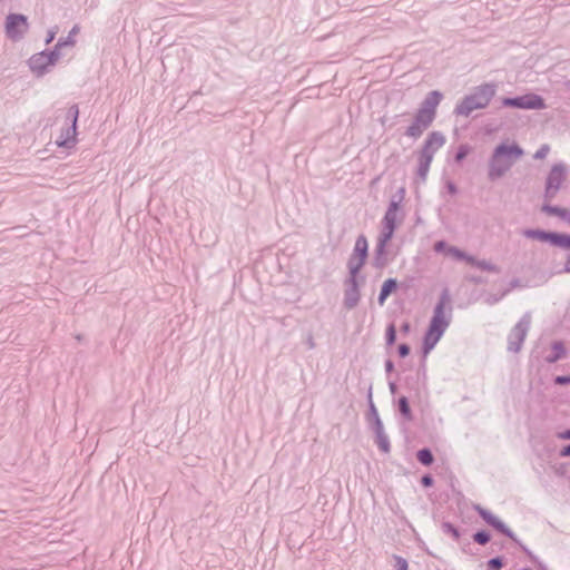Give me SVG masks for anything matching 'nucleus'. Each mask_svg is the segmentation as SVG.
Segmentation results:
<instances>
[{"label":"nucleus","mask_w":570,"mask_h":570,"mask_svg":"<svg viewBox=\"0 0 570 570\" xmlns=\"http://www.w3.org/2000/svg\"><path fill=\"white\" fill-rule=\"evenodd\" d=\"M453 314L452 298L448 287L443 288L438 303L434 306L433 315L423 337L422 351L428 355L441 340L451 324Z\"/></svg>","instance_id":"1"},{"label":"nucleus","mask_w":570,"mask_h":570,"mask_svg":"<svg viewBox=\"0 0 570 570\" xmlns=\"http://www.w3.org/2000/svg\"><path fill=\"white\" fill-rule=\"evenodd\" d=\"M522 155L523 149L518 144L498 145L489 160V179L494 181L504 176Z\"/></svg>","instance_id":"2"},{"label":"nucleus","mask_w":570,"mask_h":570,"mask_svg":"<svg viewBox=\"0 0 570 570\" xmlns=\"http://www.w3.org/2000/svg\"><path fill=\"white\" fill-rule=\"evenodd\" d=\"M497 92V85L485 82L476 86L470 95L464 96L455 106L456 116L469 117L474 110L489 106Z\"/></svg>","instance_id":"3"},{"label":"nucleus","mask_w":570,"mask_h":570,"mask_svg":"<svg viewBox=\"0 0 570 570\" xmlns=\"http://www.w3.org/2000/svg\"><path fill=\"white\" fill-rule=\"evenodd\" d=\"M567 178V166L563 163L554 164L546 179L544 199L552 200L561 189L563 181Z\"/></svg>","instance_id":"4"},{"label":"nucleus","mask_w":570,"mask_h":570,"mask_svg":"<svg viewBox=\"0 0 570 570\" xmlns=\"http://www.w3.org/2000/svg\"><path fill=\"white\" fill-rule=\"evenodd\" d=\"M531 326V314L525 313L508 335V351L519 353Z\"/></svg>","instance_id":"5"},{"label":"nucleus","mask_w":570,"mask_h":570,"mask_svg":"<svg viewBox=\"0 0 570 570\" xmlns=\"http://www.w3.org/2000/svg\"><path fill=\"white\" fill-rule=\"evenodd\" d=\"M523 236L530 239L549 243L556 247H570V234L550 232L544 229H524Z\"/></svg>","instance_id":"6"},{"label":"nucleus","mask_w":570,"mask_h":570,"mask_svg":"<svg viewBox=\"0 0 570 570\" xmlns=\"http://www.w3.org/2000/svg\"><path fill=\"white\" fill-rule=\"evenodd\" d=\"M501 105L508 108L538 110L546 107L544 100L537 94H525L517 97H505L501 99Z\"/></svg>","instance_id":"7"},{"label":"nucleus","mask_w":570,"mask_h":570,"mask_svg":"<svg viewBox=\"0 0 570 570\" xmlns=\"http://www.w3.org/2000/svg\"><path fill=\"white\" fill-rule=\"evenodd\" d=\"M474 510L478 512V514L482 518L484 522H487L501 534L510 538L514 543L521 546V542L514 534V532L503 521L495 517L491 511L482 508L479 504L474 507Z\"/></svg>","instance_id":"8"},{"label":"nucleus","mask_w":570,"mask_h":570,"mask_svg":"<svg viewBox=\"0 0 570 570\" xmlns=\"http://www.w3.org/2000/svg\"><path fill=\"white\" fill-rule=\"evenodd\" d=\"M4 29L10 39L19 40L29 29L28 18L23 14L10 13L6 19Z\"/></svg>","instance_id":"9"},{"label":"nucleus","mask_w":570,"mask_h":570,"mask_svg":"<svg viewBox=\"0 0 570 570\" xmlns=\"http://www.w3.org/2000/svg\"><path fill=\"white\" fill-rule=\"evenodd\" d=\"M367 255V242L361 236L356 239L353 254L348 261V268L352 275H356V273L362 268L365 263Z\"/></svg>","instance_id":"10"},{"label":"nucleus","mask_w":570,"mask_h":570,"mask_svg":"<svg viewBox=\"0 0 570 570\" xmlns=\"http://www.w3.org/2000/svg\"><path fill=\"white\" fill-rule=\"evenodd\" d=\"M78 107L73 106L70 108V116H71V125L60 135L57 137V145L62 147H70L73 146L76 142V125L78 119Z\"/></svg>","instance_id":"11"},{"label":"nucleus","mask_w":570,"mask_h":570,"mask_svg":"<svg viewBox=\"0 0 570 570\" xmlns=\"http://www.w3.org/2000/svg\"><path fill=\"white\" fill-rule=\"evenodd\" d=\"M442 98H443V95L440 91H438V90L430 91L426 95V97L424 98V100L422 101L421 107L417 110V112L434 120L435 115H436V107L441 102Z\"/></svg>","instance_id":"12"},{"label":"nucleus","mask_w":570,"mask_h":570,"mask_svg":"<svg viewBox=\"0 0 570 570\" xmlns=\"http://www.w3.org/2000/svg\"><path fill=\"white\" fill-rule=\"evenodd\" d=\"M445 144V137L440 131H432L428 135L420 155L429 156L433 159L434 154Z\"/></svg>","instance_id":"13"},{"label":"nucleus","mask_w":570,"mask_h":570,"mask_svg":"<svg viewBox=\"0 0 570 570\" xmlns=\"http://www.w3.org/2000/svg\"><path fill=\"white\" fill-rule=\"evenodd\" d=\"M432 122L433 120L431 118L416 112L412 124L407 127L405 135L413 139H417L431 126Z\"/></svg>","instance_id":"14"},{"label":"nucleus","mask_w":570,"mask_h":570,"mask_svg":"<svg viewBox=\"0 0 570 570\" xmlns=\"http://www.w3.org/2000/svg\"><path fill=\"white\" fill-rule=\"evenodd\" d=\"M541 212H543L547 215L557 216L567 223H568V219L570 216V210H568L567 208H562V207L551 205L548 203L542 205Z\"/></svg>","instance_id":"15"},{"label":"nucleus","mask_w":570,"mask_h":570,"mask_svg":"<svg viewBox=\"0 0 570 570\" xmlns=\"http://www.w3.org/2000/svg\"><path fill=\"white\" fill-rule=\"evenodd\" d=\"M431 163L432 158H430L429 156L419 155L416 176L422 183L426 180Z\"/></svg>","instance_id":"16"},{"label":"nucleus","mask_w":570,"mask_h":570,"mask_svg":"<svg viewBox=\"0 0 570 570\" xmlns=\"http://www.w3.org/2000/svg\"><path fill=\"white\" fill-rule=\"evenodd\" d=\"M566 347L561 341H556L552 343V354L548 355L546 357V361L548 363H556L559 360L563 358L566 356Z\"/></svg>","instance_id":"17"},{"label":"nucleus","mask_w":570,"mask_h":570,"mask_svg":"<svg viewBox=\"0 0 570 570\" xmlns=\"http://www.w3.org/2000/svg\"><path fill=\"white\" fill-rule=\"evenodd\" d=\"M468 263L482 269V271H487V272L498 273L500 271L497 265H494L485 259H478L472 255L469 257Z\"/></svg>","instance_id":"18"},{"label":"nucleus","mask_w":570,"mask_h":570,"mask_svg":"<svg viewBox=\"0 0 570 570\" xmlns=\"http://www.w3.org/2000/svg\"><path fill=\"white\" fill-rule=\"evenodd\" d=\"M416 459L424 466H430L434 462L433 453L429 448L420 449L416 452Z\"/></svg>","instance_id":"19"},{"label":"nucleus","mask_w":570,"mask_h":570,"mask_svg":"<svg viewBox=\"0 0 570 570\" xmlns=\"http://www.w3.org/2000/svg\"><path fill=\"white\" fill-rule=\"evenodd\" d=\"M397 407L401 415L406 420H412V411L409 404V401L405 396H401L397 401Z\"/></svg>","instance_id":"20"},{"label":"nucleus","mask_w":570,"mask_h":570,"mask_svg":"<svg viewBox=\"0 0 570 570\" xmlns=\"http://www.w3.org/2000/svg\"><path fill=\"white\" fill-rule=\"evenodd\" d=\"M441 528L444 533L452 535L455 541L460 539L459 529L451 522H443Z\"/></svg>","instance_id":"21"},{"label":"nucleus","mask_w":570,"mask_h":570,"mask_svg":"<svg viewBox=\"0 0 570 570\" xmlns=\"http://www.w3.org/2000/svg\"><path fill=\"white\" fill-rule=\"evenodd\" d=\"M473 540L480 546H485L491 540V535L485 530H479L473 534Z\"/></svg>","instance_id":"22"},{"label":"nucleus","mask_w":570,"mask_h":570,"mask_svg":"<svg viewBox=\"0 0 570 570\" xmlns=\"http://www.w3.org/2000/svg\"><path fill=\"white\" fill-rule=\"evenodd\" d=\"M446 255H451L459 261H465L466 263L469 262V257L471 256L455 246L449 247V253Z\"/></svg>","instance_id":"23"},{"label":"nucleus","mask_w":570,"mask_h":570,"mask_svg":"<svg viewBox=\"0 0 570 570\" xmlns=\"http://www.w3.org/2000/svg\"><path fill=\"white\" fill-rule=\"evenodd\" d=\"M489 570H500L504 566L503 557H494L487 562Z\"/></svg>","instance_id":"24"},{"label":"nucleus","mask_w":570,"mask_h":570,"mask_svg":"<svg viewBox=\"0 0 570 570\" xmlns=\"http://www.w3.org/2000/svg\"><path fill=\"white\" fill-rule=\"evenodd\" d=\"M392 291V279H386L383 284L382 292L380 295V304H383L384 301L390 295V292Z\"/></svg>","instance_id":"25"},{"label":"nucleus","mask_w":570,"mask_h":570,"mask_svg":"<svg viewBox=\"0 0 570 570\" xmlns=\"http://www.w3.org/2000/svg\"><path fill=\"white\" fill-rule=\"evenodd\" d=\"M550 151L549 145L544 144L540 146V148L534 153L533 158L534 159H544Z\"/></svg>","instance_id":"26"},{"label":"nucleus","mask_w":570,"mask_h":570,"mask_svg":"<svg viewBox=\"0 0 570 570\" xmlns=\"http://www.w3.org/2000/svg\"><path fill=\"white\" fill-rule=\"evenodd\" d=\"M449 245L445 240H438L434 243L433 249L436 253H444L445 255L449 253Z\"/></svg>","instance_id":"27"},{"label":"nucleus","mask_w":570,"mask_h":570,"mask_svg":"<svg viewBox=\"0 0 570 570\" xmlns=\"http://www.w3.org/2000/svg\"><path fill=\"white\" fill-rule=\"evenodd\" d=\"M469 154V147L466 145H461L459 148H458V151L455 154V160L456 161H461L463 160Z\"/></svg>","instance_id":"28"},{"label":"nucleus","mask_w":570,"mask_h":570,"mask_svg":"<svg viewBox=\"0 0 570 570\" xmlns=\"http://www.w3.org/2000/svg\"><path fill=\"white\" fill-rule=\"evenodd\" d=\"M394 567L396 570H407V561L399 556H394Z\"/></svg>","instance_id":"29"},{"label":"nucleus","mask_w":570,"mask_h":570,"mask_svg":"<svg viewBox=\"0 0 570 570\" xmlns=\"http://www.w3.org/2000/svg\"><path fill=\"white\" fill-rule=\"evenodd\" d=\"M377 443L384 452H389V441L381 435L380 431L377 432Z\"/></svg>","instance_id":"30"},{"label":"nucleus","mask_w":570,"mask_h":570,"mask_svg":"<svg viewBox=\"0 0 570 570\" xmlns=\"http://www.w3.org/2000/svg\"><path fill=\"white\" fill-rule=\"evenodd\" d=\"M421 484L424 488H430L434 484V479L431 474L426 473L421 478Z\"/></svg>","instance_id":"31"},{"label":"nucleus","mask_w":570,"mask_h":570,"mask_svg":"<svg viewBox=\"0 0 570 570\" xmlns=\"http://www.w3.org/2000/svg\"><path fill=\"white\" fill-rule=\"evenodd\" d=\"M410 346L405 343H402L397 346V353L401 357H405L410 354Z\"/></svg>","instance_id":"32"},{"label":"nucleus","mask_w":570,"mask_h":570,"mask_svg":"<svg viewBox=\"0 0 570 570\" xmlns=\"http://www.w3.org/2000/svg\"><path fill=\"white\" fill-rule=\"evenodd\" d=\"M554 383L558 384V385H567V384H570V376L568 375H559V376H556L554 379Z\"/></svg>","instance_id":"33"},{"label":"nucleus","mask_w":570,"mask_h":570,"mask_svg":"<svg viewBox=\"0 0 570 570\" xmlns=\"http://www.w3.org/2000/svg\"><path fill=\"white\" fill-rule=\"evenodd\" d=\"M45 60H48V57L46 55H42V53L39 55L38 57H33L31 59V67H32V69H36V63L38 61H45Z\"/></svg>","instance_id":"34"},{"label":"nucleus","mask_w":570,"mask_h":570,"mask_svg":"<svg viewBox=\"0 0 570 570\" xmlns=\"http://www.w3.org/2000/svg\"><path fill=\"white\" fill-rule=\"evenodd\" d=\"M562 249L570 250V247H561ZM563 272L570 273V256L567 257L564 265H563Z\"/></svg>","instance_id":"35"},{"label":"nucleus","mask_w":570,"mask_h":570,"mask_svg":"<svg viewBox=\"0 0 570 570\" xmlns=\"http://www.w3.org/2000/svg\"><path fill=\"white\" fill-rule=\"evenodd\" d=\"M560 455L563 456V458H568L570 456V443L564 445L561 451H560Z\"/></svg>","instance_id":"36"},{"label":"nucleus","mask_w":570,"mask_h":570,"mask_svg":"<svg viewBox=\"0 0 570 570\" xmlns=\"http://www.w3.org/2000/svg\"><path fill=\"white\" fill-rule=\"evenodd\" d=\"M558 438L561 440H570V429L558 433Z\"/></svg>","instance_id":"37"},{"label":"nucleus","mask_w":570,"mask_h":570,"mask_svg":"<svg viewBox=\"0 0 570 570\" xmlns=\"http://www.w3.org/2000/svg\"><path fill=\"white\" fill-rule=\"evenodd\" d=\"M393 208H394V229H395L396 225H397V212H399V203H396L395 200H394Z\"/></svg>","instance_id":"38"},{"label":"nucleus","mask_w":570,"mask_h":570,"mask_svg":"<svg viewBox=\"0 0 570 570\" xmlns=\"http://www.w3.org/2000/svg\"><path fill=\"white\" fill-rule=\"evenodd\" d=\"M448 189L451 194H455L456 193V186L454 185V183L452 181H448Z\"/></svg>","instance_id":"39"},{"label":"nucleus","mask_w":570,"mask_h":570,"mask_svg":"<svg viewBox=\"0 0 570 570\" xmlns=\"http://www.w3.org/2000/svg\"><path fill=\"white\" fill-rule=\"evenodd\" d=\"M386 338L392 342V325L386 328Z\"/></svg>","instance_id":"40"},{"label":"nucleus","mask_w":570,"mask_h":570,"mask_svg":"<svg viewBox=\"0 0 570 570\" xmlns=\"http://www.w3.org/2000/svg\"><path fill=\"white\" fill-rule=\"evenodd\" d=\"M393 284H394V285H393V288H394V292H395V291L397 289V282H396V279H395V278H394V283H393Z\"/></svg>","instance_id":"41"},{"label":"nucleus","mask_w":570,"mask_h":570,"mask_svg":"<svg viewBox=\"0 0 570 570\" xmlns=\"http://www.w3.org/2000/svg\"><path fill=\"white\" fill-rule=\"evenodd\" d=\"M386 367H387V368H390V367H391V363H390V362H387V363H386Z\"/></svg>","instance_id":"42"},{"label":"nucleus","mask_w":570,"mask_h":570,"mask_svg":"<svg viewBox=\"0 0 570 570\" xmlns=\"http://www.w3.org/2000/svg\"><path fill=\"white\" fill-rule=\"evenodd\" d=\"M407 328H409V325H407V324H405V325L403 326V330H407Z\"/></svg>","instance_id":"43"},{"label":"nucleus","mask_w":570,"mask_h":570,"mask_svg":"<svg viewBox=\"0 0 570 570\" xmlns=\"http://www.w3.org/2000/svg\"><path fill=\"white\" fill-rule=\"evenodd\" d=\"M393 335H394V340L396 338V331L394 330L393 332Z\"/></svg>","instance_id":"44"},{"label":"nucleus","mask_w":570,"mask_h":570,"mask_svg":"<svg viewBox=\"0 0 570 570\" xmlns=\"http://www.w3.org/2000/svg\"><path fill=\"white\" fill-rule=\"evenodd\" d=\"M567 87L570 88V81L567 82Z\"/></svg>","instance_id":"45"},{"label":"nucleus","mask_w":570,"mask_h":570,"mask_svg":"<svg viewBox=\"0 0 570 570\" xmlns=\"http://www.w3.org/2000/svg\"><path fill=\"white\" fill-rule=\"evenodd\" d=\"M521 570H531V569H530V568H523V569H521Z\"/></svg>","instance_id":"46"}]
</instances>
